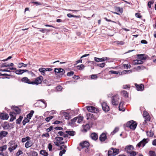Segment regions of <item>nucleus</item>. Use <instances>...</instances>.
Returning a JSON list of instances; mask_svg holds the SVG:
<instances>
[{"label": "nucleus", "instance_id": "obj_1", "mask_svg": "<svg viewBox=\"0 0 156 156\" xmlns=\"http://www.w3.org/2000/svg\"><path fill=\"white\" fill-rule=\"evenodd\" d=\"M137 124L136 122L131 120L128 122L126 124L127 127H129L131 129L134 130L136 129Z\"/></svg>", "mask_w": 156, "mask_h": 156}, {"label": "nucleus", "instance_id": "obj_2", "mask_svg": "<svg viewBox=\"0 0 156 156\" xmlns=\"http://www.w3.org/2000/svg\"><path fill=\"white\" fill-rule=\"evenodd\" d=\"M54 72L57 75L60 77L65 73V71L63 69L60 68L59 69L55 68Z\"/></svg>", "mask_w": 156, "mask_h": 156}, {"label": "nucleus", "instance_id": "obj_3", "mask_svg": "<svg viewBox=\"0 0 156 156\" xmlns=\"http://www.w3.org/2000/svg\"><path fill=\"white\" fill-rule=\"evenodd\" d=\"M43 80V77L42 76H39L38 77H37L34 81H32L31 84H35L36 85H38L40 84Z\"/></svg>", "mask_w": 156, "mask_h": 156}, {"label": "nucleus", "instance_id": "obj_4", "mask_svg": "<svg viewBox=\"0 0 156 156\" xmlns=\"http://www.w3.org/2000/svg\"><path fill=\"white\" fill-rule=\"evenodd\" d=\"M119 99V96L118 95H116L112 97V105H117L119 103L118 101Z\"/></svg>", "mask_w": 156, "mask_h": 156}, {"label": "nucleus", "instance_id": "obj_5", "mask_svg": "<svg viewBox=\"0 0 156 156\" xmlns=\"http://www.w3.org/2000/svg\"><path fill=\"white\" fill-rule=\"evenodd\" d=\"M147 142V139H144L137 144L136 146L139 148L140 147H144Z\"/></svg>", "mask_w": 156, "mask_h": 156}, {"label": "nucleus", "instance_id": "obj_6", "mask_svg": "<svg viewBox=\"0 0 156 156\" xmlns=\"http://www.w3.org/2000/svg\"><path fill=\"white\" fill-rule=\"evenodd\" d=\"M87 109L88 111L93 113H96L98 111L97 109L91 106H87Z\"/></svg>", "mask_w": 156, "mask_h": 156}, {"label": "nucleus", "instance_id": "obj_7", "mask_svg": "<svg viewBox=\"0 0 156 156\" xmlns=\"http://www.w3.org/2000/svg\"><path fill=\"white\" fill-rule=\"evenodd\" d=\"M101 106L103 110L105 112H107L109 111V108L106 103L103 102L101 104Z\"/></svg>", "mask_w": 156, "mask_h": 156}, {"label": "nucleus", "instance_id": "obj_8", "mask_svg": "<svg viewBox=\"0 0 156 156\" xmlns=\"http://www.w3.org/2000/svg\"><path fill=\"white\" fill-rule=\"evenodd\" d=\"M86 115L87 116V120L90 119L91 120H95L96 119V117L92 113H87Z\"/></svg>", "mask_w": 156, "mask_h": 156}, {"label": "nucleus", "instance_id": "obj_9", "mask_svg": "<svg viewBox=\"0 0 156 156\" xmlns=\"http://www.w3.org/2000/svg\"><path fill=\"white\" fill-rule=\"evenodd\" d=\"M101 142H104L106 139L107 136L106 134L104 133H102L100 136L99 138Z\"/></svg>", "mask_w": 156, "mask_h": 156}, {"label": "nucleus", "instance_id": "obj_10", "mask_svg": "<svg viewBox=\"0 0 156 156\" xmlns=\"http://www.w3.org/2000/svg\"><path fill=\"white\" fill-rule=\"evenodd\" d=\"M80 145L82 148L84 147H88L89 146V143L87 141H84L83 142H81L80 144Z\"/></svg>", "mask_w": 156, "mask_h": 156}, {"label": "nucleus", "instance_id": "obj_11", "mask_svg": "<svg viewBox=\"0 0 156 156\" xmlns=\"http://www.w3.org/2000/svg\"><path fill=\"white\" fill-rule=\"evenodd\" d=\"M9 117V116L7 114L1 113L0 114V118L2 119L7 120Z\"/></svg>", "mask_w": 156, "mask_h": 156}, {"label": "nucleus", "instance_id": "obj_12", "mask_svg": "<svg viewBox=\"0 0 156 156\" xmlns=\"http://www.w3.org/2000/svg\"><path fill=\"white\" fill-rule=\"evenodd\" d=\"M90 137L92 140H96L98 139V136L96 133H93L91 134Z\"/></svg>", "mask_w": 156, "mask_h": 156}, {"label": "nucleus", "instance_id": "obj_13", "mask_svg": "<svg viewBox=\"0 0 156 156\" xmlns=\"http://www.w3.org/2000/svg\"><path fill=\"white\" fill-rule=\"evenodd\" d=\"M135 86L138 91H142L144 89V86L143 84L138 85L136 83Z\"/></svg>", "mask_w": 156, "mask_h": 156}, {"label": "nucleus", "instance_id": "obj_14", "mask_svg": "<svg viewBox=\"0 0 156 156\" xmlns=\"http://www.w3.org/2000/svg\"><path fill=\"white\" fill-rule=\"evenodd\" d=\"M21 81L23 82L29 84H31V83L32 81H30V80L27 77H25L21 79Z\"/></svg>", "mask_w": 156, "mask_h": 156}, {"label": "nucleus", "instance_id": "obj_15", "mask_svg": "<svg viewBox=\"0 0 156 156\" xmlns=\"http://www.w3.org/2000/svg\"><path fill=\"white\" fill-rule=\"evenodd\" d=\"M133 146L132 145H129L126 146L125 148V150L127 153H128L130 152V151H132L131 150H133Z\"/></svg>", "mask_w": 156, "mask_h": 156}, {"label": "nucleus", "instance_id": "obj_16", "mask_svg": "<svg viewBox=\"0 0 156 156\" xmlns=\"http://www.w3.org/2000/svg\"><path fill=\"white\" fill-rule=\"evenodd\" d=\"M11 108L17 114H19L21 112V110L17 107L12 106L11 107Z\"/></svg>", "mask_w": 156, "mask_h": 156}, {"label": "nucleus", "instance_id": "obj_17", "mask_svg": "<svg viewBox=\"0 0 156 156\" xmlns=\"http://www.w3.org/2000/svg\"><path fill=\"white\" fill-rule=\"evenodd\" d=\"M144 117L145 119L144 122H143V124L145 125L146 124L147 121H150L151 118L150 116L149 115H146V116Z\"/></svg>", "mask_w": 156, "mask_h": 156}, {"label": "nucleus", "instance_id": "obj_18", "mask_svg": "<svg viewBox=\"0 0 156 156\" xmlns=\"http://www.w3.org/2000/svg\"><path fill=\"white\" fill-rule=\"evenodd\" d=\"M83 129L82 130L83 132H86L87 130H89L90 128V125L88 124H87L83 126Z\"/></svg>", "mask_w": 156, "mask_h": 156}, {"label": "nucleus", "instance_id": "obj_19", "mask_svg": "<svg viewBox=\"0 0 156 156\" xmlns=\"http://www.w3.org/2000/svg\"><path fill=\"white\" fill-rule=\"evenodd\" d=\"M18 145L17 144H15L13 146H10L8 148V150L10 152H12L14 150H15L17 147Z\"/></svg>", "mask_w": 156, "mask_h": 156}, {"label": "nucleus", "instance_id": "obj_20", "mask_svg": "<svg viewBox=\"0 0 156 156\" xmlns=\"http://www.w3.org/2000/svg\"><path fill=\"white\" fill-rule=\"evenodd\" d=\"M33 144L31 140H29L27 141L25 143V147L27 148L31 147L33 145Z\"/></svg>", "mask_w": 156, "mask_h": 156}, {"label": "nucleus", "instance_id": "obj_21", "mask_svg": "<svg viewBox=\"0 0 156 156\" xmlns=\"http://www.w3.org/2000/svg\"><path fill=\"white\" fill-rule=\"evenodd\" d=\"M111 149L112 150L113 154V156L116 155L118 154L119 153V149L113 147H112Z\"/></svg>", "mask_w": 156, "mask_h": 156}, {"label": "nucleus", "instance_id": "obj_22", "mask_svg": "<svg viewBox=\"0 0 156 156\" xmlns=\"http://www.w3.org/2000/svg\"><path fill=\"white\" fill-rule=\"evenodd\" d=\"M60 114H62L65 117V118L66 119L68 120L70 118L69 117V113H67L66 112L61 111Z\"/></svg>", "mask_w": 156, "mask_h": 156}, {"label": "nucleus", "instance_id": "obj_23", "mask_svg": "<svg viewBox=\"0 0 156 156\" xmlns=\"http://www.w3.org/2000/svg\"><path fill=\"white\" fill-rule=\"evenodd\" d=\"M133 62L134 65H136L142 64L143 63V62L140 60L136 59L134 60Z\"/></svg>", "mask_w": 156, "mask_h": 156}, {"label": "nucleus", "instance_id": "obj_24", "mask_svg": "<svg viewBox=\"0 0 156 156\" xmlns=\"http://www.w3.org/2000/svg\"><path fill=\"white\" fill-rule=\"evenodd\" d=\"M39 71L41 72L42 75L44 76L45 75V72L46 70L45 68H40L39 69Z\"/></svg>", "mask_w": 156, "mask_h": 156}, {"label": "nucleus", "instance_id": "obj_25", "mask_svg": "<svg viewBox=\"0 0 156 156\" xmlns=\"http://www.w3.org/2000/svg\"><path fill=\"white\" fill-rule=\"evenodd\" d=\"M144 54H139L137 55V58L140 59V60H144L146 58L144 57Z\"/></svg>", "mask_w": 156, "mask_h": 156}, {"label": "nucleus", "instance_id": "obj_26", "mask_svg": "<svg viewBox=\"0 0 156 156\" xmlns=\"http://www.w3.org/2000/svg\"><path fill=\"white\" fill-rule=\"evenodd\" d=\"M34 113V111L33 110H31L30 112L27 115V118L29 120L30 119Z\"/></svg>", "mask_w": 156, "mask_h": 156}, {"label": "nucleus", "instance_id": "obj_27", "mask_svg": "<svg viewBox=\"0 0 156 156\" xmlns=\"http://www.w3.org/2000/svg\"><path fill=\"white\" fill-rule=\"evenodd\" d=\"M65 132L70 136H74L75 134V132L73 131H70L67 130L65 131Z\"/></svg>", "mask_w": 156, "mask_h": 156}, {"label": "nucleus", "instance_id": "obj_28", "mask_svg": "<svg viewBox=\"0 0 156 156\" xmlns=\"http://www.w3.org/2000/svg\"><path fill=\"white\" fill-rule=\"evenodd\" d=\"M29 121L30 120L29 119L25 117L22 122L23 125L25 126L26 123L29 122Z\"/></svg>", "mask_w": 156, "mask_h": 156}, {"label": "nucleus", "instance_id": "obj_29", "mask_svg": "<svg viewBox=\"0 0 156 156\" xmlns=\"http://www.w3.org/2000/svg\"><path fill=\"white\" fill-rule=\"evenodd\" d=\"M40 154L44 156H48V153L44 150H41L40 152Z\"/></svg>", "mask_w": 156, "mask_h": 156}, {"label": "nucleus", "instance_id": "obj_30", "mask_svg": "<svg viewBox=\"0 0 156 156\" xmlns=\"http://www.w3.org/2000/svg\"><path fill=\"white\" fill-rule=\"evenodd\" d=\"M30 138L29 136H27L25 138H23L22 139V142H24L27 141H28L30 139Z\"/></svg>", "mask_w": 156, "mask_h": 156}, {"label": "nucleus", "instance_id": "obj_31", "mask_svg": "<svg viewBox=\"0 0 156 156\" xmlns=\"http://www.w3.org/2000/svg\"><path fill=\"white\" fill-rule=\"evenodd\" d=\"M23 118V117L20 116L19 118L16 120V124H20L21 122V121L22 119Z\"/></svg>", "mask_w": 156, "mask_h": 156}, {"label": "nucleus", "instance_id": "obj_32", "mask_svg": "<svg viewBox=\"0 0 156 156\" xmlns=\"http://www.w3.org/2000/svg\"><path fill=\"white\" fill-rule=\"evenodd\" d=\"M16 71H15V73L17 74L18 75H21L23 73V71L22 69H19L16 70H15Z\"/></svg>", "mask_w": 156, "mask_h": 156}, {"label": "nucleus", "instance_id": "obj_33", "mask_svg": "<svg viewBox=\"0 0 156 156\" xmlns=\"http://www.w3.org/2000/svg\"><path fill=\"white\" fill-rule=\"evenodd\" d=\"M128 153V156H135L136 155V152L135 151H130Z\"/></svg>", "mask_w": 156, "mask_h": 156}, {"label": "nucleus", "instance_id": "obj_34", "mask_svg": "<svg viewBox=\"0 0 156 156\" xmlns=\"http://www.w3.org/2000/svg\"><path fill=\"white\" fill-rule=\"evenodd\" d=\"M8 133L7 132L5 131H2L0 133V135L2 136L3 137L5 136Z\"/></svg>", "mask_w": 156, "mask_h": 156}, {"label": "nucleus", "instance_id": "obj_35", "mask_svg": "<svg viewBox=\"0 0 156 156\" xmlns=\"http://www.w3.org/2000/svg\"><path fill=\"white\" fill-rule=\"evenodd\" d=\"M149 156H156L155 153L153 151H150L149 152Z\"/></svg>", "mask_w": 156, "mask_h": 156}, {"label": "nucleus", "instance_id": "obj_36", "mask_svg": "<svg viewBox=\"0 0 156 156\" xmlns=\"http://www.w3.org/2000/svg\"><path fill=\"white\" fill-rule=\"evenodd\" d=\"M7 148V146L6 145H4L2 147H0V151H3L4 150H5Z\"/></svg>", "mask_w": 156, "mask_h": 156}, {"label": "nucleus", "instance_id": "obj_37", "mask_svg": "<svg viewBox=\"0 0 156 156\" xmlns=\"http://www.w3.org/2000/svg\"><path fill=\"white\" fill-rule=\"evenodd\" d=\"M50 31H51L50 30L48 29H41L39 30V31L43 33H44L45 32V31H47V32H49Z\"/></svg>", "mask_w": 156, "mask_h": 156}, {"label": "nucleus", "instance_id": "obj_38", "mask_svg": "<svg viewBox=\"0 0 156 156\" xmlns=\"http://www.w3.org/2000/svg\"><path fill=\"white\" fill-rule=\"evenodd\" d=\"M54 117L53 116H51L49 117H47L45 119V120L47 122H49Z\"/></svg>", "mask_w": 156, "mask_h": 156}, {"label": "nucleus", "instance_id": "obj_39", "mask_svg": "<svg viewBox=\"0 0 156 156\" xmlns=\"http://www.w3.org/2000/svg\"><path fill=\"white\" fill-rule=\"evenodd\" d=\"M77 69L80 70H82L84 67V66L83 64H81L80 65L77 66Z\"/></svg>", "mask_w": 156, "mask_h": 156}, {"label": "nucleus", "instance_id": "obj_40", "mask_svg": "<svg viewBox=\"0 0 156 156\" xmlns=\"http://www.w3.org/2000/svg\"><path fill=\"white\" fill-rule=\"evenodd\" d=\"M56 140L57 141H62L63 140V138L62 137L59 136H56L55 138Z\"/></svg>", "mask_w": 156, "mask_h": 156}, {"label": "nucleus", "instance_id": "obj_41", "mask_svg": "<svg viewBox=\"0 0 156 156\" xmlns=\"http://www.w3.org/2000/svg\"><path fill=\"white\" fill-rule=\"evenodd\" d=\"M83 116H80L79 117H78V120L77 122L78 123H80L83 120Z\"/></svg>", "mask_w": 156, "mask_h": 156}, {"label": "nucleus", "instance_id": "obj_42", "mask_svg": "<svg viewBox=\"0 0 156 156\" xmlns=\"http://www.w3.org/2000/svg\"><path fill=\"white\" fill-rule=\"evenodd\" d=\"M115 10L117 12H120V13H122V9H120L119 7L115 9Z\"/></svg>", "mask_w": 156, "mask_h": 156}, {"label": "nucleus", "instance_id": "obj_43", "mask_svg": "<svg viewBox=\"0 0 156 156\" xmlns=\"http://www.w3.org/2000/svg\"><path fill=\"white\" fill-rule=\"evenodd\" d=\"M109 58L108 57H103L100 58V62H103L105 61L108 60Z\"/></svg>", "mask_w": 156, "mask_h": 156}, {"label": "nucleus", "instance_id": "obj_44", "mask_svg": "<svg viewBox=\"0 0 156 156\" xmlns=\"http://www.w3.org/2000/svg\"><path fill=\"white\" fill-rule=\"evenodd\" d=\"M23 154V152L20 150H19L18 152L16 154L15 156H19L20 154Z\"/></svg>", "mask_w": 156, "mask_h": 156}, {"label": "nucleus", "instance_id": "obj_45", "mask_svg": "<svg viewBox=\"0 0 156 156\" xmlns=\"http://www.w3.org/2000/svg\"><path fill=\"white\" fill-rule=\"evenodd\" d=\"M105 65V63H102L101 64H97V66H99L101 68L104 67Z\"/></svg>", "mask_w": 156, "mask_h": 156}, {"label": "nucleus", "instance_id": "obj_46", "mask_svg": "<svg viewBox=\"0 0 156 156\" xmlns=\"http://www.w3.org/2000/svg\"><path fill=\"white\" fill-rule=\"evenodd\" d=\"M10 126L9 124H5L3 126V127L4 129H7Z\"/></svg>", "mask_w": 156, "mask_h": 156}, {"label": "nucleus", "instance_id": "obj_47", "mask_svg": "<svg viewBox=\"0 0 156 156\" xmlns=\"http://www.w3.org/2000/svg\"><path fill=\"white\" fill-rule=\"evenodd\" d=\"M78 117H76L74 118L73 119L71 120V123L72 124H74L75 122H76L77 120Z\"/></svg>", "mask_w": 156, "mask_h": 156}, {"label": "nucleus", "instance_id": "obj_48", "mask_svg": "<svg viewBox=\"0 0 156 156\" xmlns=\"http://www.w3.org/2000/svg\"><path fill=\"white\" fill-rule=\"evenodd\" d=\"M66 151V150L65 149H63L60 151L59 153V155L60 156H62V155L64 154Z\"/></svg>", "mask_w": 156, "mask_h": 156}, {"label": "nucleus", "instance_id": "obj_49", "mask_svg": "<svg viewBox=\"0 0 156 156\" xmlns=\"http://www.w3.org/2000/svg\"><path fill=\"white\" fill-rule=\"evenodd\" d=\"M123 102H120L119 105V109L120 111L122 110V107L123 106Z\"/></svg>", "mask_w": 156, "mask_h": 156}, {"label": "nucleus", "instance_id": "obj_50", "mask_svg": "<svg viewBox=\"0 0 156 156\" xmlns=\"http://www.w3.org/2000/svg\"><path fill=\"white\" fill-rule=\"evenodd\" d=\"M119 130V129L117 128H115L114 130L111 132V134L112 135H113L116 132H117Z\"/></svg>", "mask_w": 156, "mask_h": 156}, {"label": "nucleus", "instance_id": "obj_51", "mask_svg": "<svg viewBox=\"0 0 156 156\" xmlns=\"http://www.w3.org/2000/svg\"><path fill=\"white\" fill-rule=\"evenodd\" d=\"M24 64L23 63H18L17 64L18 67L19 68H21L23 66Z\"/></svg>", "mask_w": 156, "mask_h": 156}, {"label": "nucleus", "instance_id": "obj_52", "mask_svg": "<svg viewBox=\"0 0 156 156\" xmlns=\"http://www.w3.org/2000/svg\"><path fill=\"white\" fill-rule=\"evenodd\" d=\"M108 156H113L112 151L110 150H109L108 151Z\"/></svg>", "mask_w": 156, "mask_h": 156}, {"label": "nucleus", "instance_id": "obj_53", "mask_svg": "<svg viewBox=\"0 0 156 156\" xmlns=\"http://www.w3.org/2000/svg\"><path fill=\"white\" fill-rule=\"evenodd\" d=\"M74 72L73 71H70L68 72L67 73V75L68 76H71L73 75Z\"/></svg>", "mask_w": 156, "mask_h": 156}, {"label": "nucleus", "instance_id": "obj_54", "mask_svg": "<svg viewBox=\"0 0 156 156\" xmlns=\"http://www.w3.org/2000/svg\"><path fill=\"white\" fill-rule=\"evenodd\" d=\"M63 134H64V133L62 131H59L58 132V133L56 135L57 136H62Z\"/></svg>", "mask_w": 156, "mask_h": 156}, {"label": "nucleus", "instance_id": "obj_55", "mask_svg": "<svg viewBox=\"0 0 156 156\" xmlns=\"http://www.w3.org/2000/svg\"><path fill=\"white\" fill-rule=\"evenodd\" d=\"M31 155L32 156H37L38 154L37 152L34 151L32 152Z\"/></svg>", "mask_w": 156, "mask_h": 156}, {"label": "nucleus", "instance_id": "obj_56", "mask_svg": "<svg viewBox=\"0 0 156 156\" xmlns=\"http://www.w3.org/2000/svg\"><path fill=\"white\" fill-rule=\"evenodd\" d=\"M10 115L11 117H15L16 116V114L13 112H11L10 113Z\"/></svg>", "mask_w": 156, "mask_h": 156}, {"label": "nucleus", "instance_id": "obj_57", "mask_svg": "<svg viewBox=\"0 0 156 156\" xmlns=\"http://www.w3.org/2000/svg\"><path fill=\"white\" fill-rule=\"evenodd\" d=\"M48 148L50 151H52V145L51 143H49L48 145Z\"/></svg>", "mask_w": 156, "mask_h": 156}, {"label": "nucleus", "instance_id": "obj_58", "mask_svg": "<svg viewBox=\"0 0 156 156\" xmlns=\"http://www.w3.org/2000/svg\"><path fill=\"white\" fill-rule=\"evenodd\" d=\"M53 128V127L52 126H51L49 128L47 129L46 131L48 132H49L52 130Z\"/></svg>", "mask_w": 156, "mask_h": 156}, {"label": "nucleus", "instance_id": "obj_59", "mask_svg": "<svg viewBox=\"0 0 156 156\" xmlns=\"http://www.w3.org/2000/svg\"><path fill=\"white\" fill-rule=\"evenodd\" d=\"M110 73L112 74H118V73L116 71H114L113 70H111L109 71Z\"/></svg>", "mask_w": 156, "mask_h": 156}, {"label": "nucleus", "instance_id": "obj_60", "mask_svg": "<svg viewBox=\"0 0 156 156\" xmlns=\"http://www.w3.org/2000/svg\"><path fill=\"white\" fill-rule=\"evenodd\" d=\"M62 89V87L60 86H58L56 87V89L58 91H60Z\"/></svg>", "mask_w": 156, "mask_h": 156}, {"label": "nucleus", "instance_id": "obj_61", "mask_svg": "<svg viewBox=\"0 0 156 156\" xmlns=\"http://www.w3.org/2000/svg\"><path fill=\"white\" fill-rule=\"evenodd\" d=\"M154 2H153L151 1L148 2L147 5L149 8H151V5Z\"/></svg>", "mask_w": 156, "mask_h": 156}, {"label": "nucleus", "instance_id": "obj_62", "mask_svg": "<svg viewBox=\"0 0 156 156\" xmlns=\"http://www.w3.org/2000/svg\"><path fill=\"white\" fill-rule=\"evenodd\" d=\"M42 136H45L46 137H49V134L48 133H47L45 134L42 135Z\"/></svg>", "mask_w": 156, "mask_h": 156}, {"label": "nucleus", "instance_id": "obj_63", "mask_svg": "<svg viewBox=\"0 0 156 156\" xmlns=\"http://www.w3.org/2000/svg\"><path fill=\"white\" fill-rule=\"evenodd\" d=\"M14 141H11L9 143V144L10 146H11L12 145H14L15 144H16Z\"/></svg>", "mask_w": 156, "mask_h": 156}, {"label": "nucleus", "instance_id": "obj_64", "mask_svg": "<svg viewBox=\"0 0 156 156\" xmlns=\"http://www.w3.org/2000/svg\"><path fill=\"white\" fill-rule=\"evenodd\" d=\"M136 16L138 18H141V16L140 15V14L139 13H137L135 14Z\"/></svg>", "mask_w": 156, "mask_h": 156}]
</instances>
